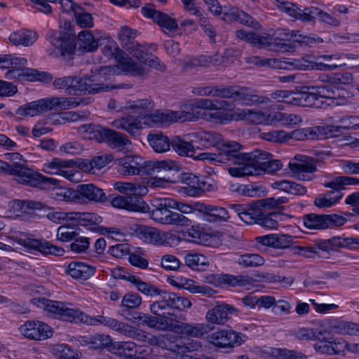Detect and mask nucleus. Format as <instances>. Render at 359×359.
Wrapping results in <instances>:
<instances>
[{
	"label": "nucleus",
	"mask_w": 359,
	"mask_h": 359,
	"mask_svg": "<svg viewBox=\"0 0 359 359\" xmlns=\"http://www.w3.org/2000/svg\"><path fill=\"white\" fill-rule=\"evenodd\" d=\"M97 75L91 77L64 76L56 78L53 81V86L57 89L65 88L66 93L70 95H79L86 94H96L108 92L115 88H123V85L118 86L102 83V78L104 81L110 79L111 73L114 69L111 66L100 67L95 69Z\"/></svg>",
	"instance_id": "nucleus-1"
},
{
	"label": "nucleus",
	"mask_w": 359,
	"mask_h": 359,
	"mask_svg": "<svg viewBox=\"0 0 359 359\" xmlns=\"http://www.w3.org/2000/svg\"><path fill=\"white\" fill-rule=\"evenodd\" d=\"M217 153L219 164H226L228 165H237V167H229L228 172L234 177H243L246 173H242L244 167L250 165L252 151L245 152L243 145L236 141L224 140L219 144Z\"/></svg>",
	"instance_id": "nucleus-2"
},
{
	"label": "nucleus",
	"mask_w": 359,
	"mask_h": 359,
	"mask_svg": "<svg viewBox=\"0 0 359 359\" xmlns=\"http://www.w3.org/2000/svg\"><path fill=\"white\" fill-rule=\"evenodd\" d=\"M32 304L52 313L55 318L76 323H83L90 325H99V316L91 317L79 309L69 308L67 303L46 298H34Z\"/></svg>",
	"instance_id": "nucleus-3"
},
{
	"label": "nucleus",
	"mask_w": 359,
	"mask_h": 359,
	"mask_svg": "<svg viewBox=\"0 0 359 359\" xmlns=\"http://www.w3.org/2000/svg\"><path fill=\"white\" fill-rule=\"evenodd\" d=\"M7 174L12 175L18 184L43 190L48 189L57 183V180L45 177L25 165L17 162L10 164Z\"/></svg>",
	"instance_id": "nucleus-4"
},
{
	"label": "nucleus",
	"mask_w": 359,
	"mask_h": 359,
	"mask_svg": "<svg viewBox=\"0 0 359 359\" xmlns=\"http://www.w3.org/2000/svg\"><path fill=\"white\" fill-rule=\"evenodd\" d=\"M79 102L67 97H52L40 99L19 107L17 114L20 116H34L52 110H66L76 107Z\"/></svg>",
	"instance_id": "nucleus-5"
},
{
	"label": "nucleus",
	"mask_w": 359,
	"mask_h": 359,
	"mask_svg": "<svg viewBox=\"0 0 359 359\" xmlns=\"http://www.w3.org/2000/svg\"><path fill=\"white\" fill-rule=\"evenodd\" d=\"M130 195L117 196L111 200L113 207L125 209L128 211L147 212L149 210V205L140 197L144 196L148 192L147 187L144 184L132 183Z\"/></svg>",
	"instance_id": "nucleus-6"
},
{
	"label": "nucleus",
	"mask_w": 359,
	"mask_h": 359,
	"mask_svg": "<svg viewBox=\"0 0 359 359\" xmlns=\"http://www.w3.org/2000/svg\"><path fill=\"white\" fill-rule=\"evenodd\" d=\"M191 303L186 297L179 296L176 293L158 290V318L176 320L174 313L175 309L183 311L189 308Z\"/></svg>",
	"instance_id": "nucleus-7"
},
{
	"label": "nucleus",
	"mask_w": 359,
	"mask_h": 359,
	"mask_svg": "<svg viewBox=\"0 0 359 359\" xmlns=\"http://www.w3.org/2000/svg\"><path fill=\"white\" fill-rule=\"evenodd\" d=\"M282 166L280 161L273 159L271 154L257 149L252 151L250 165L244 167L242 173H246L247 176L259 175L260 171L274 172L280 170Z\"/></svg>",
	"instance_id": "nucleus-8"
},
{
	"label": "nucleus",
	"mask_w": 359,
	"mask_h": 359,
	"mask_svg": "<svg viewBox=\"0 0 359 359\" xmlns=\"http://www.w3.org/2000/svg\"><path fill=\"white\" fill-rule=\"evenodd\" d=\"M99 325H104L121 334L137 341H147L154 346L157 345V338L154 336L130 325L118 321L115 318L99 316ZM155 348L156 346L153 347L154 349Z\"/></svg>",
	"instance_id": "nucleus-9"
},
{
	"label": "nucleus",
	"mask_w": 359,
	"mask_h": 359,
	"mask_svg": "<svg viewBox=\"0 0 359 359\" xmlns=\"http://www.w3.org/2000/svg\"><path fill=\"white\" fill-rule=\"evenodd\" d=\"M325 83L316 86L301 87L302 107L321 108L324 104L322 99L327 100L332 84L323 79Z\"/></svg>",
	"instance_id": "nucleus-10"
},
{
	"label": "nucleus",
	"mask_w": 359,
	"mask_h": 359,
	"mask_svg": "<svg viewBox=\"0 0 359 359\" xmlns=\"http://www.w3.org/2000/svg\"><path fill=\"white\" fill-rule=\"evenodd\" d=\"M158 330H170L175 333L185 334L193 337H201L210 331L209 325L205 323L188 324L177 320L158 318Z\"/></svg>",
	"instance_id": "nucleus-11"
},
{
	"label": "nucleus",
	"mask_w": 359,
	"mask_h": 359,
	"mask_svg": "<svg viewBox=\"0 0 359 359\" xmlns=\"http://www.w3.org/2000/svg\"><path fill=\"white\" fill-rule=\"evenodd\" d=\"M14 241L28 252L36 251L43 255L55 256H62L65 252L62 248L56 246L45 239L36 238L32 235L15 236Z\"/></svg>",
	"instance_id": "nucleus-12"
},
{
	"label": "nucleus",
	"mask_w": 359,
	"mask_h": 359,
	"mask_svg": "<svg viewBox=\"0 0 359 359\" xmlns=\"http://www.w3.org/2000/svg\"><path fill=\"white\" fill-rule=\"evenodd\" d=\"M306 228L316 230H325L344 225L347 219L337 214H316L309 213L302 217Z\"/></svg>",
	"instance_id": "nucleus-13"
},
{
	"label": "nucleus",
	"mask_w": 359,
	"mask_h": 359,
	"mask_svg": "<svg viewBox=\"0 0 359 359\" xmlns=\"http://www.w3.org/2000/svg\"><path fill=\"white\" fill-rule=\"evenodd\" d=\"M27 63V60L25 57H16L11 55L10 65L13 69L12 73H18V79H26L29 81H39L44 83H50L53 80V76L46 72H39L34 69L24 67Z\"/></svg>",
	"instance_id": "nucleus-14"
},
{
	"label": "nucleus",
	"mask_w": 359,
	"mask_h": 359,
	"mask_svg": "<svg viewBox=\"0 0 359 359\" xmlns=\"http://www.w3.org/2000/svg\"><path fill=\"white\" fill-rule=\"evenodd\" d=\"M247 337L241 332L233 330H220L208 337V341L215 346L219 348L234 347L245 342Z\"/></svg>",
	"instance_id": "nucleus-15"
},
{
	"label": "nucleus",
	"mask_w": 359,
	"mask_h": 359,
	"mask_svg": "<svg viewBox=\"0 0 359 359\" xmlns=\"http://www.w3.org/2000/svg\"><path fill=\"white\" fill-rule=\"evenodd\" d=\"M13 207L15 210L26 214H32V211L34 210H40L44 213L47 212L46 217L55 223H60L63 219L64 212L50 211L52 210L51 208L38 201L15 200L13 201Z\"/></svg>",
	"instance_id": "nucleus-16"
},
{
	"label": "nucleus",
	"mask_w": 359,
	"mask_h": 359,
	"mask_svg": "<svg viewBox=\"0 0 359 359\" xmlns=\"http://www.w3.org/2000/svg\"><path fill=\"white\" fill-rule=\"evenodd\" d=\"M137 345L133 341H114L111 348V353L118 355L120 359H156L155 357L147 354L148 352L153 353L154 348L147 347L140 353H145L144 355H138Z\"/></svg>",
	"instance_id": "nucleus-17"
},
{
	"label": "nucleus",
	"mask_w": 359,
	"mask_h": 359,
	"mask_svg": "<svg viewBox=\"0 0 359 359\" xmlns=\"http://www.w3.org/2000/svg\"><path fill=\"white\" fill-rule=\"evenodd\" d=\"M208 283L217 287H247L253 285L255 280L249 276L230 274H210L206 277Z\"/></svg>",
	"instance_id": "nucleus-18"
},
{
	"label": "nucleus",
	"mask_w": 359,
	"mask_h": 359,
	"mask_svg": "<svg viewBox=\"0 0 359 359\" xmlns=\"http://www.w3.org/2000/svg\"><path fill=\"white\" fill-rule=\"evenodd\" d=\"M19 330L22 336L32 340H45L50 338L53 333L48 324L39 320H27Z\"/></svg>",
	"instance_id": "nucleus-19"
},
{
	"label": "nucleus",
	"mask_w": 359,
	"mask_h": 359,
	"mask_svg": "<svg viewBox=\"0 0 359 359\" xmlns=\"http://www.w3.org/2000/svg\"><path fill=\"white\" fill-rule=\"evenodd\" d=\"M78 204L104 203L107 198L103 189L94 184H81L76 187Z\"/></svg>",
	"instance_id": "nucleus-20"
},
{
	"label": "nucleus",
	"mask_w": 359,
	"mask_h": 359,
	"mask_svg": "<svg viewBox=\"0 0 359 359\" xmlns=\"http://www.w3.org/2000/svg\"><path fill=\"white\" fill-rule=\"evenodd\" d=\"M341 127L327 126L325 127L298 128L290 132V140L304 141L306 140L320 139V134L323 130L325 134L340 131Z\"/></svg>",
	"instance_id": "nucleus-21"
},
{
	"label": "nucleus",
	"mask_w": 359,
	"mask_h": 359,
	"mask_svg": "<svg viewBox=\"0 0 359 359\" xmlns=\"http://www.w3.org/2000/svg\"><path fill=\"white\" fill-rule=\"evenodd\" d=\"M180 167L174 161H158V187H165V184H174L177 182L176 175Z\"/></svg>",
	"instance_id": "nucleus-22"
},
{
	"label": "nucleus",
	"mask_w": 359,
	"mask_h": 359,
	"mask_svg": "<svg viewBox=\"0 0 359 359\" xmlns=\"http://www.w3.org/2000/svg\"><path fill=\"white\" fill-rule=\"evenodd\" d=\"M102 219H103L102 217L97 213L82 212L81 215L79 226H95V227L90 228V229L95 231H97L100 234L109 235L110 233H111V234H114L116 236L122 235L121 231L116 228L103 227V226H99V224L102 222Z\"/></svg>",
	"instance_id": "nucleus-23"
},
{
	"label": "nucleus",
	"mask_w": 359,
	"mask_h": 359,
	"mask_svg": "<svg viewBox=\"0 0 359 359\" xmlns=\"http://www.w3.org/2000/svg\"><path fill=\"white\" fill-rule=\"evenodd\" d=\"M292 216L284 214L280 211L266 212L264 210H255L253 217V224H257L268 229H276L278 223L285 218H290Z\"/></svg>",
	"instance_id": "nucleus-24"
},
{
	"label": "nucleus",
	"mask_w": 359,
	"mask_h": 359,
	"mask_svg": "<svg viewBox=\"0 0 359 359\" xmlns=\"http://www.w3.org/2000/svg\"><path fill=\"white\" fill-rule=\"evenodd\" d=\"M238 309L232 305L221 304L215 306L206 313L208 322L214 324L224 325L233 314H237Z\"/></svg>",
	"instance_id": "nucleus-25"
},
{
	"label": "nucleus",
	"mask_w": 359,
	"mask_h": 359,
	"mask_svg": "<svg viewBox=\"0 0 359 359\" xmlns=\"http://www.w3.org/2000/svg\"><path fill=\"white\" fill-rule=\"evenodd\" d=\"M198 211L203 214V219L208 222H222L226 221L231 215L224 208L197 203Z\"/></svg>",
	"instance_id": "nucleus-26"
},
{
	"label": "nucleus",
	"mask_w": 359,
	"mask_h": 359,
	"mask_svg": "<svg viewBox=\"0 0 359 359\" xmlns=\"http://www.w3.org/2000/svg\"><path fill=\"white\" fill-rule=\"evenodd\" d=\"M142 160L139 156L128 155L115 160L118 172L123 175H140Z\"/></svg>",
	"instance_id": "nucleus-27"
},
{
	"label": "nucleus",
	"mask_w": 359,
	"mask_h": 359,
	"mask_svg": "<svg viewBox=\"0 0 359 359\" xmlns=\"http://www.w3.org/2000/svg\"><path fill=\"white\" fill-rule=\"evenodd\" d=\"M156 46L155 44H150L149 46H142L138 43L137 41L128 49L130 50V54L137 57L141 62L149 67H154L155 65V52Z\"/></svg>",
	"instance_id": "nucleus-28"
},
{
	"label": "nucleus",
	"mask_w": 359,
	"mask_h": 359,
	"mask_svg": "<svg viewBox=\"0 0 359 359\" xmlns=\"http://www.w3.org/2000/svg\"><path fill=\"white\" fill-rule=\"evenodd\" d=\"M47 39L55 48V55L65 56L66 54L70 55L74 53V45L72 41L62 36L60 33L51 31L48 34Z\"/></svg>",
	"instance_id": "nucleus-29"
},
{
	"label": "nucleus",
	"mask_w": 359,
	"mask_h": 359,
	"mask_svg": "<svg viewBox=\"0 0 359 359\" xmlns=\"http://www.w3.org/2000/svg\"><path fill=\"white\" fill-rule=\"evenodd\" d=\"M274 41V51L288 52L295 48L292 42V31L287 29H277L271 34Z\"/></svg>",
	"instance_id": "nucleus-30"
},
{
	"label": "nucleus",
	"mask_w": 359,
	"mask_h": 359,
	"mask_svg": "<svg viewBox=\"0 0 359 359\" xmlns=\"http://www.w3.org/2000/svg\"><path fill=\"white\" fill-rule=\"evenodd\" d=\"M95 267L81 262H71L67 273L74 279L88 280L95 272Z\"/></svg>",
	"instance_id": "nucleus-31"
},
{
	"label": "nucleus",
	"mask_w": 359,
	"mask_h": 359,
	"mask_svg": "<svg viewBox=\"0 0 359 359\" xmlns=\"http://www.w3.org/2000/svg\"><path fill=\"white\" fill-rule=\"evenodd\" d=\"M158 348L167 350L168 355L177 356L181 344V337L172 332L158 334Z\"/></svg>",
	"instance_id": "nucleus-32"
},
{
	"label": "nucleus",
	"mask_w": 359,
	"mask_h": 359,
	"mask_svg": "<svg viewBox=\"0 0 359 359\" xmlns=\"http://www.w3.org/2000/svg\"><path fill=\"white\" fill-rule=\"evenodd\" d=\"M69 162L60 158H53L50 162L43 165V171L50 175H60L70 181L72 180L74 174L72 170H66L65 168L69 167Z\"/></svg>",
	"instance_id": "nucleus-33"
},
{
	"label": "nucleus",
	"mask_w": 359,
	"mask_h": 359,
	"mask_svg": "<svg viewBox=\"0 0 359 359\" xmlns=\"http://www.w3.org/2000/svg\"><path fill=\"white\" fill-rule=\"evenodd\" d=\"M156 107L154 100L151 99H139L136 100H128L126 108L131 110V112L140 118L152 112Z\"/></svg>",
	"instance_id": "nucleus-34"
},
{
	"label": "nucleus",
	"mask_w": 359,
	"mask_h": 359,
	"mask_svg": "<svg viewBox=\"0 0 359 359\" xmlns=\"http://www.w3.org/2000/svg\"><path fill=\"white\" fill-rule=\"evenodd\" d=\"M106 128L97 124H83L77 128L80 135L86 140L102 142Z\"/></svg>",
	"instance_id": "nucleus-35"
},
{
	"label": "nucleus",
	"mask_w": 359,
	"mask_h": 359,
	"mask_svg": "<svg viewBox=\"0 0 359 359\" xmlns=\"http://www.w3.org/2000/svg\"><path fill=\"white\" fill-rule=\"evenodd\" d=\"M252 62L259 67H271L277 69H302L301 66L299 65V62L297 60L285 61L278 59H260L259 57H254L252 59Z\"/></svg>",
	"instance_id": "nucleus-36"
},
{
	"label": "nucleus",
	"mask_w": 359,
	"mask_h": 359,
	"mask_svg": "<svg viewBox=\"0 0 359 359\" xmlns=\"http://www.w3.org/2000/svg\"><path fill=\"white\" fill-rule=\"evenodd\" d=\"M359 179L348 177V176H339L334 178L332 181L324 184V187L327 188L333 189L334 190L329 191L324 194L327 195V197H332V195L337 193L338 196L340 191L344 189L346 186L350 185H358Z\"/></svg>",
	"instance_id": "nucleus-37"
},
{
	"label": "nucleus",
	"mask_w": 359,
	"mask_h": 359,
	"mask_svg": "<svg viewBox=\"0 0 359 359\" xmlns=\"http://www.w3.org/2000/svg\"><path fill=\"white\" fill-rule=\"evenodd\" d=\"M37 34L28 29H21L13 32L9 36V41L15 46H32L37 39Z\"/></svg>",
	"instance_id": "nucleus-38"
},
{
	"label": "nucleus",
	"mask_w": 359,
	"mask_h": 359,
	"mask_svg": "<svg viewBox=\"0 0 359 359\" xmlns=\"http://www.w3.org/2000/svg\"><path fill=\"white\" fill-rule=\"evenodd\" d=\"M301 95V88L296 92L288 90H276L271 94V98L276 100L278 102L302 107V99Z\"/></svg>",
	"instance_id": "nucleus-39"
},
{
	"label": "nucleus",
	"mask_w": 359,
	"mask_h": 359,
	"mask_svg": "<svg viewBox=\"0 0 359 359\" xmlns=\"http://www.w3.org/2000/svg\"><path fill=\"white\" fill-rule=\"evenodd\" d=\"M315 250L330 255L331 252L343 248L342 237L334 236L330 239H318L313 243Z\"/></svg>",
	"instance_id": "nucleus-40"
},
{
	"label": "nucleus",
	"mask_w": 359,
	"mask_h": 359,
	"mask_svg": "<svg viewBox=\"0 0 359 359\" xmlns=\"http://www.w3.org/2000/svg\"><path fill=\"white\" fill-rule=\"evenodd\" d=\"M83 342L90 348L103 349L107 348L111 352L113 341L109 335L97 334L93 336L83 337Z\"/></svg>",
	"instance_id": "nucleus-41"
},
{
	"label": "nucleus",
	"mask_w": 359,
	"mask_h": 359,
	"mask_svg": "<svg viewBox=\"0 0 359 359\" xmlns=\"http://www.w3.org/2000/svg\"><path fill=\"white\" fill-rule=\"evenodd\" d=\"M112 126L117 129L124 130L135 136L141 128V121L130 116L114 120L112 122Z\"/></svg>",
	"instance_id": "nucleus-42"
},
{
	"label": "nucleus",
	"mask_w": 359,
	"mask_h": 359,
	"mask_svg": "<svg viewBox=\"0 0 359 359\" xmlns=\"http://www.w3.org/2000/svg\"><path fill=\"white\" fill-rule=\"evenodd\" d=\"M229 209L231 213L236 214L240 219L246 224H253L255 215V207L253 203L251 204H231Z\"/></svg>",
	"instance_id": "nucleus-43"
},
{
	"label": "nucleus",
	"mask_w": 359,
	"mask_h": 359,
	"mask_svg": "<svg viewBox=\"0 0 359 359\" xmlns=\"http://www.w3.org/2000/svg\"><path fill=\"white\" fill-rule=\"evenodd\" d=\"M274 189L297 196L306 194L307 189L301 184H298L291 180H280L272 184Z\"/></svg>",
	"instance_id": "nucleus-44"
},
{
	"label": "nucleus",
	"mask_w": 359,
	"mask_h": 359,
	"mask_svg": "<svg viewBox=\"0 0 359 359\" xmlns=\"http://www.w3.org/2000/svg\"><path fill=\"white\" fill-rule=\"evenodd\" d=\"M142 303L141 297L136 293H127L126 294L121 302V306L124 308L119 311V314L125 316L126 318L129 319L126 316H136L135 313L133 314L128 309H137ZM131 320V318H130Z\"/></svg>",
	"instance_id": "nucleus-45"
},
{
	"label": "nucleus",
	"mask_w": 359,
	"mask_h": 359,
	"mask_svg": "<svg viewBox=\"0 0 359 359\" xmlns=\"http://www.w3.org/2000/svg\"><path fill=\"white\" fill-rule=\"evenodd\" d=\"M102 142H107L116 148L123 147L130 144L127 136L110 128H106Z\"/></svg>",
	"instance_id": "nucleus-46"
},
{
	"label": "nucleus",
	"mask_w": 359,
	"mask_h": 359,
	"mask_svg": "<svg viewBox=\"0 0 359 359\" xmlns=\"http://www.w3.org/2000/svg\"><path fill=\"white\" fill-rule=\"evenodd\" d=\"M177 201L173 199L158 197V222L163 224H169L165 219L169 218L170 215L174 214L175 212L171 211L170 209H175Z\"/></svg>",
	"instance_id": "nucleus-47"
},
{
	"label": "nucleus",
	"mask_w": 359,
	"mask_h": 359,
	"mask_svg": "<svg viewBox=\"0 0 359 359\" xmlns=\"http://www.w3.org/2000/svg\"><path fill=\"white\" fill-rule=\"evenodd\" d=\"M180 240L197 244H203L207 234L201 230L198 226H191V228L181 232Z\"/></svg>",
	"instance_id": "nucleus-48"
},
{
	"label": "nucleus",
	"mask_w": 359,
	"mask_h": 359,
	"mask_svg": "<svg viewBox=\"0 0 359 359\" xmlns=\"http://www.w3.org/2000/svg\"><path fill=\"white\" fill-rule=\"evenodd\" d=\"M78 42L79 46L87 51H94L99 46V40L88 30H83L78 34Z\"/></svg>",
	"instance_id": "nucleus-49"
},
{
	"label": "nucleus",
	"mask_w": 359,
	"mask_h": 359,
	"mask_svg": "<svg viewBox=\"0 0 359 359\" xmlns=\"http://www.w3.org/2000/svg\"><path fill=\"white\" fill-rule=\"evenodd\" d=\"M182 114L183 111L158 110V127L168 126L177 121L182 122Z\"/></svg>",
	"instance_id": "nucleus-50"
},
{
	"label": "nucleus",
	"mask_w": 359,
	"mask_h": 359,
	"mask_svg": "<svg viewBox=\"0 0 359 359\" xmlns=\"http://www.w3.org/2000/svg\"><path fill=\"white\" fill-rule=\"evenodd\" d=\"M172 149L180 156L194 157L195 149L191 142L182 140L179 136L172 138Z\"/></svg>",
	"instance_id": "nucleus-51"
},
{
	"label": "nucleus",
	"mask_w": 359,
	"mask_h": 359,
	"mask_svg": "<svg viewBox=\"0 0 359 359\" xmlns=\"http://www.w3.org/2000/svg\"><path fill=\"white\" fill-rule=\"evenodd\" d=\"M117 62L121 66L123 71L132 74H140L142 69L137 63H136L131 57H129L123 51H119Z\"/></svg>",
	"instance_id": "nucleus-52"
},
{
	"label": "nucleus",
	"mask_w": 359,
	"mask_h": 359,
	"mask_svg": "<svg viewBox=\"0 0 359 359\" xmlns=\"http://www.w3.org/2000/svg\"><path fill=\"white\" fill-rule=\"evenodd\" d=\"M53 196L57 201L78 204L76 189L56 188L53 190Z\"/></svg>",
	"instance_id": "nucleus-53"
},
{
	"label": "nucleus",
	"mask_w": 359,
	"mask_h": 359,
	"mask_svg": "<svg viewBox=\"0 0 359 359\" xmlns=\"http://www.w3.org/2000/svg\"><path fill=\"white\" fill-rule=\"evenodd\" d=\"M187 111H183L181 118L182 122L185 121H195L198 119L207 120L208 113L203 111L201 108H196L194 106V103L187 105L185 107Z\"/></svg>",
	"instance_id": "nucleus-54"
},
{
	"label": "nucleus",
	"mask_w": 359,
	"mask_h": 359,
	"mask_svg": "<svg viewBox=\"0 0 359 359\" xmlns=\"http://www.w3.org/2000/svg\"><path fill=\"white\" fill-rule=\"evenodd\" d=\"M158 26L165 34L175 33L179 28L175 18L161 11H158Z\"/></svg>",
	"instance_id": "nucleus-55"
},
{
	"label": "nucleus",
	"mask_w": 359,
	"mask_h": 359,
	"mask_svg": "<svg viewBox=\"0 0 359 359\" xmlns=\"http://www.w3.org/2000/svg\"><path fill=\"white\" fill-rule=\"evenodd\" d=\"M200 177L190 172H184L181 175V180L187 186L182 187L183 193L189 196H196V194H193V189H197L198 186Z\"/></svg>",
	"instance_id": "nucleus-56"
},
{
	"label": "nucleus",
	"mask_w": 359,
	"mask_h": 359,
	"mask_svg": "<svg viewBox=\"0 0 359 359\" xmlns=\"http://www.w3.org/2000/svg\"><path fill=\"white\" fill-rule=\"evenodd\" d=\"M55 359H79L80 353L67 344H60L53 351Z\"/></svg>",
	"instance_id": "nucleus-57"
},
{
	"label": "nucleus",
	"mask_w": 359,
	"mask_h": 359,
	"mask_svg": "<svg viewBox=\"0 0 359 359\" xmlns=\"http://www.w3.org/2000/svg\"><path fill=\"white\" fill-rule=\"evenodd\" d=\"M332 345L331 355H344L346 350L359 353V344H348L343 339H336L332 341Z\"/></svg>",
	"instance_id": "nucleus-58"
},
{
	"label": "nucleus",
	"mask_w": 359,
	"mask_h": 359,
	"mask_svg": "<svg viewBox=\"0 0 359 359\" xmlns=\"http://www.w3.org/2000/svg\"><path fill=\"white\" fill-rule=\"evenodd\" d=\"M137 31L133 29L128 26H123L121 27L118 33V39L121 45L126 49L130 48V46L133 45L136 41L134 40L137 36Z\"/></svg>",
	"instance_id": "nucleus-59"
},
{
	"label": "nucleus",
	"mask_w": 359,
	"mask_h": 359,
	"mask_svg": "<svg viewBox=\"0 0 359 359\" xmlns=\"http://www.w3.org/2000/svg\"><path fill=\"white\" fill-rule=\"evenodd\" d=\"M238 263L244 267H257L264 264V259L258 254L246 253L240 256Z\"/></svg>",
	"instance_id": "nucleus-60"
},
{
	"label": "nucleus",
	"mask_w": 359,
	"mask_h": 359,
	"mask_svg": "<svg viewBox=\"0 0 359 359\" xmlns=\"http://www.w3.org/2000/svg\"><path fill=\"white\" fill-rule=\"evenodd\" d=\"M200 140L205 147H216L218 149L223 138L222 135L217 132L207 131L201 135Z\"/></svg>",
	"instance_id": "nucleus-61"
},
{
	"label": "nucleus",
	"mask_w": 359,
	"mask_h": 359,
	"mask_svg": "<svg viewBox=\"0 0 359 359\" xmlns=\"http://www.w3.org/2000/svg\"><path fill=\"white\" fill-rule=\"evenodd\" d=\"M275 120L280 123V124L292 127L296 126L302 121L301 116L294 114H287L284 112H276L273 115Z\"/></svg>",
	"instance_id": "nucleus-62"
},
{
	"label": "nucleus",
	"mask_w": 359,
	"mask_h": 359,
	"mask_svg": "<svg viewBox=\"0 0 359 359\" xmlns=\"http://www.w3.org/2000/svg\"><path fill=\"white\" fill-rule=\"evenodd\" d=\"M217 189L216 183L210 177H200L197 189H194L192 193L196 194V196L202 195L205 192H212Z\"/></svg>",
	"instance_id": "nucleus-63"
},
{
	"label": "nucleus",
	"mask_w": 359,
	"mask_h": 359,
	"mask_svg": "<svg viewBox=\"0 0 359 359\" xmlns=\"http://www.w3.org/2000/svg\"><path fill=\"white\" fill-rule=\"evenodd\" d=\"M79 228H73L69 226H60L57 230V238L63 242L72 241L79 235Z\"/></svg>",
	"instance_id": "nucleus-64"
}]
</instances>
